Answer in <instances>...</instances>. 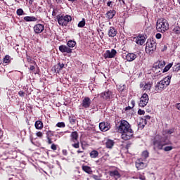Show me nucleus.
Listing matches in <instances>:
<instances>
[{"mask_svg":"<svg viewBox=\"0 0 180 180\" xmlns=\"http://www.w3.org/2000/svg\"><path fill=\"white\" fill-rule=\"evenodd\" d=\"M153 150H162L165 146H172V142L165 140L162 136L156 135L153 140Z\"/></svg>","mask_w":180,"mask_h":180,"instance_id":"1","label":"nucleus"},{"mask_svg":"<svg viewBox=\"0 0 180 180\" xmlns=\"http://www.w3.org/2000/svg\"><path fill=\"white\" fill-rule=\"evenodd\" d=\"M171 78H172V75L169 74L160 82H158L155 87V91L160 92L165 89L171 84Z\"/></svg>","mask_w":180,"mask_h":180,"instance_id":"2","label":"nucleus"},{"mask_svg":"<svg viewBox=\"0 0 180 180\" xmlns=\"http://www.w3.org/2000/svg\"><path fill=\"white\" fill-rule=\"evenodd\" d=\"M169 29V24L166 19L160 18L157 20L156 30L161 33L167 32Z\"/></svg>","mask_w":180,"mask_h":180,"instance_id":"3","label":"nucleus"},{"mask_svg":"<svg viewBox=\"0 0 180 180\" xmlns=\"http://www.w3.org/2000/svg\"><path fill=\"white\" fill-rule=\"evenodd\" d=\"M157 50V42L153 38L148 39L146 42V51L148 54H153Z\"/></svg>","mask_w":180,"mask_h":180,"instance_id":"4","label":"nucleus"},{"mask_svg":"<svg viewBox=\"0 0 180 180\" xmlns=\"http://www.w3.org/2000/svg\"><path fill=\"white\" fill-rule=\"evenodd\" d=\"M56 19L60 26H67L68 25V22L72 20V17H71V15H57Z\"/></svg>","mask_w":180,"mask_h":180,"instance_id":"5","label":"nucleus"},{"mask_svg":"<svg viewBox=\"0 0 180 180\" xmlns=\"http://www.w3.org/2000/svg\"><path fill=\"white\" fill-rule=\"evenodd\" d=\"M70 143H72V147L73 148H79V141H78V132L72 131L70 134Z\"/></svg>","mask_w":180,"mask_h":180,"instance_id":"6","label":"nucleus"},{"mask_svg":"<svg viewBox=\"0 0 180 180\" xmlns=\"http://www.w3.org/2000/svg\"><path fill=\"white\" fill-rule=\"evenodd\" d=\"M131 129V125L129 123V122L122 120L120 122V126L118 127V130L120 133H123L124 131H127Z\"/></svg>","mask_w":180,"mask_h":180,"instance_id":"7","label":"nucleus"},{"mask_svg":"<svg viewBox=\"0 0 180 180\" xmlns=\"http://www.w3.org/2000/svg\"><path fill=\"white\" fill-rule=\"evenodd\" d=\"M121 134V137L122 140H124L125 141H127V140H131V139H133V136H134V131L131 129H128V131H124Z\"/></svg>","mask_w":180,"mask_h":180,"instance_id":"8","label":"nucleus"},{"mask_svg":"<svg viewBox=\"0 0 180 180\" xmlns=\"http://www.w3.org/2000/svg\"><path fill=\"white\" fill-rule=\"evenodd\" d=\"M148 94L144 93L140 98L139 106L140 108H146V106H147V103H148Z\"/></svg>","mask_w":180,"mask_h":180,"instance_id":"9","label":"nucleus"},{"mask_svg":"<svg viewBox=\"0 0 180 180\" xmlns=\"http://www.w3.org/2000/svg\"><path fill=\"white\" fill-rule=\"evenodd\" d=\"M116 54H117V51H116L115 49H111V51L107 50L104 53L103 57L105 60H106V58H115Z\"/></svg>","mask_w":180,"mask_h":180,"instance_id":"10","label":"nucleus"},{"mask_svg":"<svg viewBox=\"0 0 180 180\" xmlns=\"http://www.w3.org/2000/svg\"><path fill=\"white\" fill-rule=\"evenodd\" d=\"M101 98H103L104 101H110V99L113 97V93L110 90L105 91L104 92L100 94Z\"/></svg>","mask_w":180,"mask_h":180,"instance_id":"11","label":"nucleus"},{"mask_svg":"<svg viewBox=\"0 0 180 180\" xmlns=\"http://www.w3.org/2000/svg\"><path fill=\"white\" fill-rule=\"evenodd\" d=\"M153 86V82H141L139 84V87L142 89V91H150Z\"/></svg>","mask_w":180,"mask_h":180,"instance_id":"12","label":"nucleus"},{"mask_svg":"<svg viewBox=\"0 0 180 180\" xmlns=\"http://www.w3.org/2000/svg\"><path fill=\"white\" fill-rule=\"evenodd\" d=\"M92 103V101L89 97H84L82 102V107L84 109H88L91 108V104Z\"/></svg>","mask_w":180,"mask_h":180,"instance_id":"13","label":"nucleus"},{"mask_svg":"<svg viewBox=\"0 0 180 180\" xmlns=\"http://www.w3.org/2000/svg\"><path fill=\"white\" fill-rule=\"evenodd\" d=\"M33 30L36 34H40V33H43V32H44V25L37 24L34 26Z\"/></svg>","mask_w":180,"mask_h":180,"instance_id":"14","label":"nucleus"},{"mask_svg":"<svg viewBox=\"0 0 180 180\" xmlns=\"http://www.w3.org/2000/svg\"><path fill=\"white\" fill-rule=\"evenodd\" d=\"M136 167L137 169H144V168H147V162H143V160L139 159L136 162Z\"/></svg>","mask_w":180,"mask_h":180,"instance_id":"15","label":"nucleus"},{"mask_svg":"<svg viewBox=\"0 0 180 180\" xmlns=\"http://www.w3.org/2000/svg\"><path fill=\"white\" fill-rule=\"evenodd\" d=\"M146 36L143 34H139L136 39V44H139L140 46H143L146 43Z\"/></svg>","mask_w":180,"mask_h":180,"instance_id":"16","label":"nucleus"},{"mask_svg":"<svg viewBox=\"0 0 180 180\" xmlns=\"http://www.w3.org/2000/svg\"><path fill=\"white\" fill-rule=\"evenodd\" d=\"M137 58V54L134 53H128L125 56V60L129 63H131V61H134Z\"/></svg>","mask_w":180,"mask_h":180,"instance_id":"17","label":"nucleus"},{"mask_svg":"<svg viewBox=\"0 0 180 180\" xmlns=\"http://www.w3.org/2000/svg\"><path fill=\"white\" fill-rule=\"evenodd\" d=\"M59 51L60 53H67L68 54H71V53H72L71 48H69L65 45H60L59 46Z\"/></svg>","mask_w":180,"mask_h":180,"instance_id":"18","label":"nucleus"},{"mask_svg":"<svg viewBox=\"0 0 180 180\" xmlns=\"http://www.w3.org/2000/svg\"><path fill=\"white\" fill-rule=\"evenodd\" d=\"M64 63H59L53 67V70L56 72V74H60V71L64 68Z\"/></svg>","mask_w":180,"mask_h":180,"instance_id":"19","label":"nucleus"},{"mask_svg":"<svg viewBox=\"0 0 180 180\" xmlns=\"http://www.w3.org/2000/svg\"><path fill=\"white\" fill-rule=\"evenodd\" d=\"M108 34L109 37H115L117 34V30L115 27H110Z\"/></svg>","mask_w":180,"mask_h":180,"instance_id":"20","label":"nucleus"},{"mask_svg":"<svg viewBox=\"0 0 180 180\" xmlns=\"http://www.w3.org/2000/svg\"><path fill=\"white\" fill-rule=\"evenodd\" d=\"M99 128L101 131H108L110 129V126L108 125V123L101 122L99 124Z\"/></svg>","mask_w":180,"mask_h":180,"instance_id":"21","label":"nucleus"},{"mask_svg":"<svg viewBox=\"0 0 180 180\" xmlns=\"http://www.w3.org/2000/svg\"><path fill=\"white\" fill-rule=\"evenodd\" d=\"M164 67H165V61L160 60L154 65L153 68H155V70H158L164 68Z\"/></svg>","mask_w":180,"mask_h":180,"instance_id":"22","label":"nucleus"},{"mask_svg":"<svg viewBox=\"0 0 180 180\" xmlns=\"http://www.w3.org/2000/svg\"><path fill=\"white\" fill-rule=\"evenodd\" d=\"M113 146H115V141L111 139H108L105 142L106 148L112 149L113 148Z\"/></svg>","mask_w":180,"mask_h":180,"instance_id":"23","label":"nucleus"},{"mask_svg":"<svg viewBox=\"0 0 180 180\" xmlns=\"http://www.w3.org/2000/svg\"><path fill=\"white\" fill-rule=\"evenodd\" d=\"M115 15H116V11L110 10L106 13V18H108L109 20L113 19Z\"/></svg>","mask_w":180,"mask_h":180,"instance_id":"24","label":"nucleus"},{"mask_svg":"<svg viewBox=\"0 0 180 180\" xmlns=\"http://www.w3.org/2000/svg\"><path fill=\"white\" fill-rule=\"evenodd\" d=\"M24 20L25 22H37V18L34 16H25L24 17Z\"/></svg>","mask_w":180,"mask_h":180,"instance_id":"25","label":"nucleus"},{"mask_svg":"<svg viewBox=\"0 0 180 180\" xmlns=\"http://www.w3.org/2000/svg\"><path fill=\"white\" fill-rule=\"evenodd\" d=\"M34 126L37 130H41L43 129V122L40 120H37L35 122Z\"/></svg>","mask_w":180,"mask_h":180,"instance_id":"26","label":"nucleus"},{"mask_svg":"<svg viewBox=\"0 0 180 180\" xmlns=\"http://www.w3.org/2000/svg\"><path fill=\"white\" fill-rule=\"evenodd\" d=\"M82 169L89 175H92V169L89 166H82Z\"/></svg>","mask_w":180,"mask_h":180,"instance_id":"27","label":"nucleus"},{"mask_svg":"<svg viewBox=\"0 0 180 180\" xmlns=\"http://www.w3.org/2000/svg\"><path fill=\"white\" fill-rule=\"evenodd\" d=\"M77 45V42L74 40H69L67 42V46L69 49H72L73 47H75V46Z\"/></svg>","mask_w":180,"mask_h":180,"instance_id":"28","label":"nucleus"},{"mask_svg":"<svg viewBox=\"0 0 180 180\" xmlns=\"http://www.w3.org/2000/svg\"><path fill=\"white\" fill-rule=\"evenodd\" d=\"M98 155H99V152H98V150H93L90 153L91 158H97V157H98Z\"/></svg>","mask_w":180,"mask_h":180,"instance_id":"29","label":"nucleus"},{"mask_svg":"<svg viewBox=\"0 0 180 180\" xmlns=\"http://www.w3.org/2000/svg\"><path fill=\"white\" fill-rule=\"evenodd\" d=\"M110 176H117V178H120V173L117 170H114L110 172Z\"/></svg>","mask_w":180,"mask_h":180,"instance_id":"30","label":"nucleus"},{"mask_svg":"<svg viewBox=\"0 0 180 180\" xmlns=\"http://www.w3.org/2000/svg\"><path fill=\"white\" fill-rule=\"evenodd\" d=\"M173 33L176 34L177 36H179L180 34V27L179 26H174L172 30Z\"/></svg>","mask_w":180,"mask_h":180,"instance_id":"31","label":"nucleus"},{"mask_svg":"<svg viewBox=\"0 0 180 180\" xmlns=\"http://www.w3.org/2000/svg\"><path fill=\"white\" fill-rule=\"evenodd\" d=\"M162 150H163V151L168 152L174 150V147L171 145H167L163 146V148Z\"/></svg>","mask_w":180,"mask_h":180,"instance_id":"32","label":"nucleus"},{"mask_svg":"<svg viewBox=\"0 0 180 180\" xmlns=\"http://www.w3.org/2000/svg\"><path fill=\"white\" fill-rule=\"evenodd\" d=\"M26 58H27V63H29L30 64L36 65V62L34 60H32V57H30L29 55L26 54Z\"/></svg>","mask_w":180,"mask_h":180,"instance_id":"33","label":"nucleus"},{"mask_svg":"<svg viewBox=\"0 0 180 180\" xmlns=\"http://www.w3.org/2000/svg\"><path fill=\"white\" fill-rule=\"evenodd\" d=\"M172 65H174V63H169L167 65H166L165 67V68L163 69L162 72H167L169 71V70L171 69Z\"/></svg>","mask_w":180,"mask_h":180,"instance_id":"34","label":"nucleus"},{"mask_svg":"<svg viewBox=\"0 0 180 180\" xmlns=\"http://www.w3.org/2000/svg\"><path fill=\"white\" fill-rule=\"evenodd\" d=\"M11 57L9 56V55H6L4 59H3V62L4 64H9V63H11Z\"/></svg>","mask_w":180,"mask_h":180,"instance_id":"35","label":"nucleus"},{"mask_svg":"<svg viewBox=\"0 0 180 180\" xmlns=\"http://www.w3.org/2000/svg\"><path fill=\"white\" fill-rule=\"evenodd\" d=\"M69 122L71 124H75V122H77V120L75 119V116L74 115L70 116Z\"/></svg>","mask_w":180,"mask_h":180,"instance_id":"36","label":"nucleus"},{"mask_svg":"<svg viewBox=\"0 0 180 180\" xmlns=\"http://www.w3.org/2000/svg\"><path fill=\"white\" fill-rule=\"evenodd\" d=\"M118 90L120 92H124V91H126V84H120L118 86Z\"/></svg>","mask_w":180,"mask_h":180,"instance_id":"37","label":"nucleus"},{"mask_svg":"<svg viewBox=\"0 0 180 180\" xmlns=\"http://www.w3.org/2000/svg\"><path fill=\"white\" fill-rule=\"evenodd\" d=\"M16 13L18 16H22V15H25V11H23V9L18 8L17 9Z\"/></svg>","mask_w":180,"mask_h":180,"instance_id":"38","label":"nucleus"},{"mask_svg":"<svg viewBox=\"0 0 180 180\" xmlns=\"http://www.w3.org/2000/svg\"><path fill=\"white\" fill-rule=\"evenodd\" d=\"M78 27H84L85 26V18H82V21L79 22Z\"/></svg>","mask_w":180,"mask_h":180,"instance_id":"39","label":"nucleus"},{"mask_svg":"<svg viewBox=\"0 0 180 180\" xmlns=\"http://www.w3.org/2000/svg\"><path fill=\"white\" fill-rule=\"evenodd\" d=\"M173 70H174V71H176V72H178V71H180V63L176 64V65L173 67Z\"/></svg>","mask_w":180,"mask_h":180,"instance_id":"40","label":"nucleus"},{"mask_svg":"<svg viewBox=\"0 0 180 180\" xmlns=\"http://www.w3.org/2000/svg\"><path fill=\"white\" fill-rule=\"evenodd\" d=\"M53 136H54V132L52 131H48L46 132V138H50L51 139V137H53Z\"/></svg>","mask_w":180,"mask_h":180,"instance_id":"41","label":"nucleus"},{"mask_svg":"<svg viewBox=\"0 0 180 180\" xmlns=\"http://www.w3.org/2000/svg\"><path fill=\"white\" fill-rule=\"evenodd\" d=\"M148 151H147V150H145V151H143V153H142V157H143V158H144L145 160L146 159V158H148Z\"/></svg>","mask_w":180,"mask_h":180,"instance_id":"42","label":"nucleus"},{"mask_svg":"<svg viewBox=\"0 0 180 180\" xmlns=\"http://www.w3.org/2000/svg\"><path fill=\"white\" fill-rule=\"evenodd\" d=\"M57 127H65V123L64 122H58L56 124Z\"/></svg>","mask_w":180,"mask_h":180,"instance_id":"43","label":"nucleus"},{"mask_svg":"<svg viewBox=\"0 0 180 180\" xmlns=\"http://www.w3.org/2000/svg\"><path fill=\"white\" fill-rule=\"evenodd\" d=\"M175 131V129H168L165 131L166 134H172Z\"/></svg>","mask_w":180,"mask_h":180,"instance_id":"44","label":"nucleus"},{"mask_svg":"<svg viewBox=\"0 0 180 180\" xmlns=\"http://www.w3.org/2000/svg\"><path fill=\"white\" fill-rule=\"evenodd\" d=\"M103 161V158H99L98 160L96 161V164L97 165H101Z\"/></svg>","mask_w":180,"mask_h":180,"instance_id":"45","label":"nucleus"},{"mask_svg":"<svg viewBox=\"0 0 180 180\" xmlns=\"http://www.w3.org/2000/svg\"><path fill=\"white\" fill-rule=\"evenodd\" d=\"M91 178H94L95 180H101V177L98 175L93 174Z\"/></svg>","mask_w":180,"mask_h":180,"instance_id":"46","label":"nucleus"},{"mask_svg":"<svg viewBox=\"0 0 180 180\" xmlns=\"http://www.w3.org/2000/svg\"><path fill=\"white\" fill-rule=\"evenodd\" d=\"M36 136H37V137H39L40 139H41V137H43V133L41 131H38L36 133Z\"/></svg>","mask_w":180,"mask_h":180,"instance_id":"47","label":"nucleus"},{"mask_svg":"<svg viewBox=\"0 0 180 180\" xmlns=\"http://www.w3.org/2000/svg\"><path fill=\"white\" fill-rule=\"evenodd\" d=\"M51 150H53V151H56L57 150V146L56 144L53 143L51 146Z\"/></svg>","mask_w":180,"mask_h":180,"instance_id":"48","label":"nucleus"},{"mask_svg":"<svg viewBox=\"0 0 180 180\" xmlns=\"http://www.w3.org/2000/svg\"><path fill=\"white\" fill-rule=\"evenodd\" d=\"M144 113H146V111L141 110V109H139L138 110V115H144Z\"/></svg>","mask_w":180,"mask_h":180,"instance_id":"49","label":"nucleus"},{"mask_svg":"<svg viewBox=\"0 0 180 180\" xmlns=\"http://www.w3.org/2000/svg\"><path fill=\"white\" fill-rule=\"evenodd\" d=\"M18 95H19V96H21L23 98V96H25V92L23 91H20L18 92Z\"/></svg>","mask_w":180,"mask_h":180,"instance_id":"50","label":"nucleus"},{"mask_svg":"<svg viewBox=\"0 0 180 180\" xmlns=\"http://www.w3.org/2000/svg\"><path fill=\"white\" fill-rule=\"evenodd\" d=\"M36 70V68L34 67V65H30V71H34Z\"/></svg>","mask_w":180,"mask_h":180,"instance_id":"51","label":"nucleus"},{"mask_svg":"<svg viewBox=\"0 0 180 180\" xmlns=\"http://www.w3.org/2000/svg\"><path fill=\"white\" fill-rule=\"evenodd\" d=\"M131 108H134V106H136V101L134 100H131Z\"/></svg>","mask_w":180,"mask_h":180,"instance_id":"52","label":"nucleus"},{"mask_svg":"<svg viewBox=\"0 0 180 180\" xmlns=\"http://www.w3.org/2000/svg\"><path fill=\"white\" fill-rule=\"evenodd\" d=\"M48 144H53V141H51V138H46Z\"/></svg>","mask_w":180,"mask_h":180,"instance_id":"53","label":"nucleus"},{"mask_svg":"<svg viewBox=\"0 0 180 180\" xmlns=\"http://www.w3.org/2000/svg\"><path fill=\"white\" fill-rule=\"evenodd\" d=\"M143 119H145V120H150V119H151V117L150 115H146L143 117Z\"/></svg>","mask_w":180,"mask_h":180,"instance_id":"54","label":"nucleus"},{"mask_svg":"<svg viewBox=\"0 0 180 180\" xmlns=\"http://www.w3.org/2000/svg\"><path fill=\"white\" fill-rule=\"evenodd\" d=\"M162 36V35L160 33H158L156 34L155 37L156 39H161Z\"/></svg>","mask_w":180,"mask_h":180,"instance_id":"55","label":"nucleus"},{"mask_svg":"<svg viewBox=\"0 0 180 180\" xmlns=\"http://www.w3.org/2000/svg\"><path fill=\"white\" fill-rule=\"evenodd\" d=\"M62 153H63V155H67V154H68V152L65 149L63 150Z\"/></svg>","mask_w":180,"mask_h":180,"instance_id":"56","label":"nucleus"},{"mask_svg":"<svg viewBox=\"0 0 180 180\" xmlns=\"http://www.w3.org/2000/svg\"><path fill=\"white\" fill-rule=\"evenodd\" d=\"M130 109H133V108H131V106H128L125 108V110H130Z\"/></svg>","mask_w":180,"mask_h":180,"instance_id":"57","label":"nucleus"},{"mask_svg":"<svg viewBox=\"0 0 180 180\" xmlns=\"http://www.w3.org/2000/svg\"><path fill=\"white\" fill-rule=\"evenodd\" d=\"M130 146H131V143H127L126 146V148L127 149L130 148Z\"/></svg>","mask_w":180,"mask_h":180,"instance_id":"58","label":"nucleus"},{"mask_svg":"<svg viewBox=\"0 0 180 180\" xmlns=\"http://www.w3.org/2000/svg\"><path fill=\"white\" fill-rule=\"evenodd\" d=\"M111 5H112V1H108L107 3V6H111Z\"/></svg>","mask_w":180,"mask_h":180,"instance_id":"59","label":"nucleus"},{"mask_svg":"<svg viewBox=\"0 0 180 180\" xmlns=\"http://www.w3.org/2000/svg\"><path fill=\"white\" fill-rule=\"evenodd\" d=\"M56 2L57 4H61V2H63V0H56Z\"/></svg>","mask_w":180,"mask_h":180,"instance_id":"60","label":"nucleus"},{"mask_svg":"<svg viewBox=\"0 0 180 180\" xmlns=\"http://www.w3.org/2000/svg\"><path fill=\"white\" fill-rule=\"evenodd\" d=\"M34 1V0H30V1H29V4H30V5H33Z\"/></svg>","mask_w":180,"mask_h":180,"instance_id":"61","label":"nucleus"},{"mask_svg":"<svg viewBox=\"0 0 180 180\" xmlns=\"http://www.w3.org/2000/svg\"><path fill=\"white\" fill-rule=\"evenodd\" d=\"M77 153V154H80L81 153H84V150H78Z\"/></svg>","mask_w":180,"mask_h":180,"instance_id":"62","label":"nucleus"},{"mask_svg":"<svg viewBox=\"0 0 180 180\" xmlns=\"http://www.w3.org/2000/svg\"><path fill=\"white\" fill-rule=\"evenodd\" d=\"M176 108H177V109H178L179 110H180V103H178V104L176 105Z\"/></svg>","mask_w":180,"mask_h":180,"instance_id":"63","label":"nucleus"},{"mask_svg":"<svg viewBox=\"0 0 180 180\" xmlns=\"http://www.w3.org/2000/svg\"><path fill=\"white\" fill-rule=\"evenodd\" d=\"M143 122H144V124H147V120H145L144 118L143 119Z\"/></svg>","mask_w":180,"mask_h":180,"instance_id":"64","label":"nucleus"}]
</instances>
